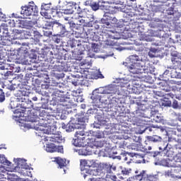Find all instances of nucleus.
I'll list each match as a JSON object with an SVG mask.
<instances>
[{
	"instance_id": "obj_20",
	"label": "nucleus",
	"mask_w": 181,
	"mask_h": 181,
	"mask_svg": "<svg viewBox=\"0 0 181 181\" xmlns=\"http://www.w3.org/2000/svg\"><path fill=\"white\" fill-rule=\"evenodd\" d=\"M154 165H160V166H165L167 168H173V163L172 160L169 159H163L161 160L156 161L154 163Z\"/></svg>"
},
{
	"instance_id": "obj_24",
	"label": "nucleus",
	"mask_w": 181,
	"mask_h": 181,
	"mask_svg": "<svg viewBox=\"0 0 181 181\" xmlns=\"http://www.w3.org/2000/svg\"><path fill=\"white\" fill-rule=\"evenodd\" d=\"M52 30L53 29L52 28V27L48 25V21H47L45 25L42 27V32L44 33V36H47V37L52 36Z\"/></svg>"
},
{
	"instance_id": "obj_19",
	"label": "nucleus",
	"mask_w": 181,
	"mask_h": 181,
	"mask_svg": "<svg viewBox=\"0 0 181 181\" xmlns=\"http://www.w3.org/2000/svg\"><path fill=\"white\" fill-rule=\"evenodd\" d=\"M103 125H107V120L100 116H98L96 117V121L93 123V128H101Z\"/></svg>"
},
{
	"instance_id": "obj_53",
	"label": "nucleus",
	"mask_w": 181,
	"mask_h": 181,
	"mask_svg": "<svg viewBox=\"0 0 181 181\" xmlns=\"http://www.w3.org/2000/svg\"><path fill=\"white\" fill-rule=\"evenodd\" d=\"M34 39L35 42H40V37H42V35L38 31H34Z\"/></svg>"
},
{
	"instance_id": "obj_2",
	"label": "nucleus",
	"mask_w": 181,
	"mask_h": 181,
	"mask_svg": "<svg viewBox=\"0 0 181 181\" xmlns=\"http://www.w3.org/2000/svg\"><path fill=\"white\" fill-rule=\"evenodd\" d=\"M94 111L95 110L90 109L87 111L84 117L72 120L67 124L62 123V128L65 129L66 132H72L74 129H83L86 128V122H88V114H94Z\"/></svg>"
},
{
	"instance_id": "obj_23",
	"label": "nucleus",
	"mask_w": 181,
	"mask_h": 181,
	"mask_svg": "<svg viewBox=\"0 0 181 181\" xmlns=\"http://www.w3.org/2000/svg\"><path fill=\"white\" fill-rule=\"evenodd\" d=\"M11 28L6 24H1L0 26V33H3V36L5 37H9Z\"/></svg>"
},
{
	"instance_id": "obj_52",
	"label": "nucleus",
	"mask_w": 181,
	"mask_h": 181,
	"mask_svg": "<svg viewBox=\"0 0 181 181\" xmlns=\"http://www.w3.org/2000/svg\"><path fill=\"white\" fill-rule=\"evenodd\" d=\"M94 135L96 138L101 139V138H104V132L103 131L98 130L94 132Z\"/></svg>"
},
{
	"instance_id": "obj_62",
	"label": "nucleus",
	"mask_w": 181,
	"mask_h": 181,
	"mask_svg": "<svg viewBox=\"0 0 181 181\" xmlns=\"http://www.w3.org/2000/svg\"><path fill=\"white\" fill-rule=\"evenodd\" d=\"M0 70H2L4 71V70H8V65H6V64L0 62Z\"/></svg>"
},
{
	"instance_id": "obj_25",
	"label": "nucleus",
	"mask_w": 181,
	"mask_h": 181,
	"mask_svg": "<svg viewBox=\"0 0 181 181\" xmlns=\"http://www.w3.org/2000/svg\"><path fill=\"white\" fill-rule=\"evenodd\" d=\"M48 22V26L53 29L54 30H57V32L59 31V29L62 27V23H59L57 21H47Z\"/></svg>"
},
{
	"instance_id": "obj_31",
	"label": "nucleus",
	"mask_w": 181,
	"mask_h": 181,
	"mask_svg": "<svg viewBox=\"0 0 181 181\" xmlns=\"http://www.w3.org/2000/svg\"><path fill=\"white\" fill-rule=\"evenodd\" d=\"M159 86H160V88L163 91H165V93H169L172 90V88L169 86V84H168L165 81L160 82Z\"/></svg>"
},
{
	"instance_id": "obj_33",
	"label": "nucleus",
	"mask_w": 181,
	"mask_h": 181,
	"mask_svg": "<svg viewBox=\"0 0 181 181\" xmlns=\"http://www.w3.org/2000/svg\"><path fill=\"white\" fill-rule=\"evenodd\" d=\"M101 4H103V2H100L97 0L93 1V2L92 3V5H90V8L95 11H98L100 9V6L103 5Z\"/></svg>"
},
{
	"instance_id": "obj_58",
	"label": "nucleus",
	"mask_w": 181,
	"mask_h": 181,
	"mask_svg": "<svg viewBox=\"0 0 181 181\" xmlns=\"http://www.w3.org/2000/svg\"><path fill=\"white\" fill-rule=\"evenodd\" d=\"M40 15L46 18V19H49V12L47 10H42L40 11Z\"/></svg>"
},
{
	"instance_id": "obj_30",
	"label": "nucleus",
	"mask_w": 181,
	"mask_h": 181,
	"mask_svg": "<svg viewBox=\"0 0 181 181\" xmlns=\"http://www.w3.org/2000/svg\"><path fill=\"white\" fill-rule=\"evenodd\" d=\"M21 103L16 100L15 98H12L11 100L9 107L11 110H15V108H21Z\"/></svg>"
},
{
	"instance_id": "obj_8",
	"label": "nucleus",
	"mask_w": 181,
	"mask_h": 181,
	"mask_svg": "<svg viewBox=\"0 0 181 181\" xmlns=\"http://www.w3.org/2000/svg\"><path fill=\"white\" fill-rule=\"evenodd\" d=\"M8 25L9 28H21V29H30L32 28L28 21H21L18 18L10 19Z\"/></svg>"
},
{
	"instance_id": "obj_57",
	"label": "nucleus",
	"mask_w": 181,
	"mask_h": 181,
	"mask_svg": "<svg viewBox=\"0 0 181 181\" xmlns=\"http://www.w3.org/2000/svg\"><path fill=\"white\" fill-rule=\"evenodd\" d=\"M95 91H97L98 94H105V86L96 88Z\"/></svg>"
},
{
	"instance_id": "obj_12",
	"label": "nucleus",
	"mask_w": 181,
	"mask_h": 181,
	"mask_svg": "<svg viewBox=\"0 0 181 181\" xmlns=\"http://www.w3.org/2000/svg\"><path fill=\"white\" fill-rule=\"evenodd\" d=\"M74 152H76L78 155H81L82 156H87L88 155H93V147L88 146H81L80 148H76L74 149Z\"/></svg>"
},
{
	"instance_id": "obj_14",
	"label": "nucleus",
	"mask_w": 181,
	"mask_h": 181,
	"mask_svg": "<svg viewBox=\"0 0 181 181\" xmlns=\"http://www.w3.org/2000/svg\"><path fill=\"white\" fill-rule=\"evenodd\" d=\"M107 100V103H103L105 106H103V108H107V111H110L111 108H114V107H117L118 105V103H119V99L112 97L106 98Z\"/></svg>"
},
{
	"instance_id": "obj_22",
	"label": "nucleus",
	"mask_w": 181,
	"mask_h": 181,
	"mask_svg": "<svg viewBox=\"0 0 181 181\" xmlns=\"http://www.w3.org/2000/svg\"><path fill=\"white\" fill-rule=\"evenodd\" d=\"M20 108L30 110V108H33V103L29 99H25L22 103H20Z\"/></svg>"
},
{
	"instance_id": "obj_49",
	"label": "nucleus",
	"mask_w": 181,
	"mask_h": 181,
	"mask_svg": "<svg viewBox=\"0 0 181 181\" xmlns=\"http://www.w3.org/2000/svg\"><path fill=\"white\" fill-rule=\"evenodd\" d=\"M52 9V3H48V4H42L41 5V10L43 11H49Z\"/></svg>"
},
{
	"instance_id": "obj_4",
	"label": "nucleus",
	"mask_w": 181,
	"mask_h": 181,
	"mask_svg": "<svg viewBox=\"0 0 181 181\" xmlns=\"http://www.w3.org/2000/svg\"><path fill=\"white\" fill-rule=\"evenodd\" d=\"M91 135V133L88 132H86L84 130L77 131L75 134V138L74 139L73 144L74 146H78V148H81V146H84L86 143L84 142V139L88 138V136Z\"/></svg>"
},
{
	"instance_id": "obj_16",
	"label": "nucleus",
	"mask_w": 181,
	"mask_h": 181,
	"mask_svg": "<svg viewBox=\"0 0 181 181\" xmlns=\"http://www.w3.org/2000/svg\"><path fill=\"white\" fill-rule=\"evenodd\" d=\"M100 93H97V90H93L92 93V95L90 97L91 100H93V103H101L102 104H107V99L103 95H100Z\"/></svg>"
},
{
	"instance_id": "obj_51",
	"label": "nucleus",
	"mask_w": 181,
	"mask_h": 181,
	"mask_svg": "<svg viewBox=\"0 0 181 181\" xmlns=\"http://www.w3.org/2000/svg\"><path fill=\"white\" fill-rule=\"evenodd\" d=\"M172 102L169 100V99H165L161 101L160 105L161 107H170Z\"/></svg>"
},
{
	"instance_id": "obj_61",
	"label": "nucleus",
	"mask_w": 181,
	"mask_h": 181,
	"mask_svg": "<svg viewBox=\"0 0 181 181\" xmlns=\"http://www.w3.org/2000/svg\"><path fill=\"white\" fill-rule=\"evenodd\" d=\"M175 98V95L172 93H165L164 95L165 100H169L170 98Z\"/></svg>"
},
{
	"instance_id": "obj_40",
	"label": "nucleus",
	"mask_w": 181,
	"mask_h": 181,
	"mask_svg": "<svg viewBox=\"0 0 181 181\" xmlns=\"http://www.w3.org/2000/svg\"><path fill=\"white\" fill-rule=\"evenodd\" d=\"M171 78H181L180 73H178L175 69H173L170 71Z\"/></svg>"
},
{
	"instance_id": "obj_35",
	"label": "nucleus",
	"mask_w": 181,
	"mask_h": 181,
	"mask_svg": "<svg viewBox=\"0 0 181 181\" xmlns=\"http://www.w3.org/2000/svg\"><path fill=\"white\" fill-rule=\"evenodd\" d=\"M21 33H22L21 30H18L16 28L10 29L8 37H13L14 36H17V35H21Z\"/></svg>"
},
{
	"instance_id": "obj_32",
	"label": "nucleus",
	"mask_w": 181,
	"mask_h": 181,
	"mask_svg": "<svg viewBox=\"0 0 181 181\" xmlns=\"http://www.w3.org/2000/svg\"><path fill=\"white\" fill-rule=\"evenodd\" d=\"M50 14L53 18L60 17L62 15V12H60V11H59V9H57V8L56 7H51Z\"/></svg>"
},
{
	"instance_id": "obj_11",
	"label": "nucleus",
	"mask_w": 181,
	"mask_h": 181,
	"mask_svg": "<svg viewBox=\"0 0 181 181\" xmlns=\"http://www.w3.org/2000/svg\"><path fill=\"white\" fill-rule=\"evenodd\" d=\"M69 78L71 80V83H72V84L75 86H83V84H85L84 75H83V74L71 75L69 77Z\"/></svg>"
},
{
	"instance_id": "obj_64",
	"label": "nucleus",
	"mask_w": 181,
	"mask_h": 181,
	"mask_svg": "<svg viewBox=\"0 0 181 181\" xmlns=\"http://www.w3.org/2000/svg\"><path fill=\"white\" fill-rule=\"evenodd\" d=\"M146 181H158L156 176L148 175Z\"/></svg>"
},
{
	"instance_id": "obj_28",
	"label": "nucleus",
	"mask_w": 181,
	"mask_h": 181,
	"mask_svg": "<svg viewBox=\"0 0 181 181\" xmlns=\"http://www.w3.org/2000/svg\"><path fill=\"white\" fill-rule=\"evenodd\" d=\"M26 92H23L22 90H19L17 93V98L15 99L20 103L22 104V103L26 100Z\"/></svg>"
},
{
	"instance_id": "obj_41",
	"label": "nucleus",
	"mask_w": 181,
	"mask_h": 181,
	"mask_svg": "<svg viewBox=\"0 0 181 181\" xmlns=\"http://www.w3.org/2000/svg\"><path fill=\"white\" fill-rule=\"evenodd\" d=\"M131 172H132L131 168H121V173L122 176H129Z\"/></svg>"
},
{
	"instance_id": "obj_6",
	"label": "nucleus",
	"mask_w": 181,
	"mask_h": 181,
	"mask_svg": "<svg viewBox=\"0 0 181 181\" xmlns=\"http://www.w3.org/2000/svg\"><path fill=\"white\" fill-rule=\"evenodd\" d=\"M159 151H146L153 158H156L158 155H163V156H169L170 155V145L168 143H163V146H159Z\"/></svg>"
},
{
	"instance_id": "obj_44",
	"label": "nucleus",
	"mask_w": 181,
	"mask_h": 181,
	"mask_svg": "<svg viewBox=\"0 0 181 181\" xmlns=\"http://www.w3.org/2000/svg\"><path fill=\"white\" fill-rule=\"evenodd\" d=\"M66 25H69L71 30H73L74 32V30H78V25L76 24L73 21L68 22V23H66Z\"/></svg>"
},
{
	"instance_id": "obj_5",
	"label": "nucleus",
	"mask_w": 181,
	"mask_h": 181,
	"mask_svg": "<svg viewBox=\"0 0 181 181\" xmlns=\"http://www.w3.org/2000/svg\"><path fill=\"white\" fill-rule=\"evenodd\" d=\"M38 12V8L33 1L29 2L28 5L21 6V13L23 15V18L27 16H35Z\"/></svg>"
},
{
	"instance_id": "obj_21",
	"label": "nucleus",
	"mask_w": 181,
	"mask_h": 181,
	"mask_svg": "<svg viewBox=\"0 0 181 181\" xmlns=\"http://www.w3.org/2000/svg\"><path fill=\"white\" fill-rule=\"evenodd\" d=\"M173 168H179L181 170V155H177L174 157L173 160H171Z\"/></svg>"
},
{
	"instance_id": "obj_54",
	"label": "nucleus",
	"mask_w": 181,
	"mask_h": 181,
	"mask_svg": "<svg viewBox=\"0 0 181 181\" xmlns=\"http://www.w3.org/2000/svg\"><path fill=\"white\" fill-rule=\"evenodd\" d=\"M105 37H106V41L107 42H110V40H111V39H115V37L112 35H111V31H109V33H107L106 34H105Z\"/></svg>"
},
{
	"instance_id": "obj_18",
	"label": "nucleus",
	"mask_w": 181,
	"mask_h": 181,
	"mask_svg": "<svg viewBox=\"0 0 181 181\" xmlns=\"http://www.w3.org/2000/svg\"><path fill=\"white\" fill-rule=\"evenodd\" d=\"M14 162L19 169H29V165L26 163V160L23 158L14 159Z\"/></svg>"
},
{
	"instance_id": "obj_56",
	"label": "nucleus",
	"mask_w": 181,
	"mask_h": 181,
	"mask_svg": "<svg viewBox=\"0 0 181 181\" xmlns=\"http://www.w3.org/2000/svg\"><path fill=\"white\" fill-rule=\"evenodd\" d=\"M61 69L62 71H70V66L67 64H62Z\"/></svg>"
},
{
	"instance_id": "obj_9",
	"label": "nucleus",
	"mask_w": 181,
	"mask_h": 181,
	"mask_svg": "<svg viewBox=\"0 0 181 181\" xmlns=\"http://www.w3.org/2000/svg\"><path fill=\"white\" fill-rule=\"evenodd\" d=\"M135 175L129 177L127 181H146L148 180V173H146V170H136Z\"/></svg>"
},
{
	"instance_id": "obj_15",
	"label": "nucleus",
	"mask_w": 181,
	"mask_h": 181,
	"mask_svg": "<svg viewBox=\"0 0 181 181\" xmlns=\"http://www.w3.org/2000/svg\"><path fill=\"white\" fill-rule=\"evenodd\" d=\"M45 151L47 152H50L51 153H52L53 152H58L59 153H63L64 152L62 146H57L54 145V144L53 143L47 144Z\"/></svg>"
},
{
	"instance_id": "obj_50",
	"label": "nucleus",
	"mask_w": 181,
	"mask_h": 181,
	"mask_svg": "<svg viewBox=\"0 0 181 181\" xmlns=\"http://www.w3.org/2000/svg\"><path fill=\"white\" fill-rule=\"evenodd\" d=\"M58 32H59L60 35H62V36H64V35H67V30L66 29V25L62 24L60 28L58 30Z\"/></svg>"
},
{
	"instance_id": "obj_55",
	"label": "nucleus",
	"mask_w": 181,
	"mask_h": 181,
	"mask_svg": "<svg viewBox=\"0 0 181 181\" xmlns=\"http://www.w3.org/2000/svg\"><path fill=\"white\" fill-rule=\"evenodd\" d=\"M77 10V13H78V15L79 16V15H84V13H86V9H83V10H81V8L80 7V6L77 5L76 4V8Z\"/></svg>"
},
{
	"instance_id": "obj_42",
	"label": "nucleus",
	"mask_w": 181,
	"mask_h": 181,
	"mask_svg": "<svg viewBox=\"0 0 181 181\" xmlns=\"http://www.w3.org/2000/svg\"><path fill=\"white\" fill-rule=\"evenodd\" d=\"M63 40V38L60 35H54L52 37V41L54 43H57V45H59V43H62Z\"/></svg>"
},
{
	"instance_id": "obj_43",
	"label": "nucleus",
	"mask_w": 181,
	"mask_h": 181,
	"mask_svg": "<svg viewBox=\"0 0 181 181\" xmlns=\"http://www.w3.org/2000/svg\"><path fill=\"white\" fill-rule=\"evenodd\" d=\"M148 105L145 104H140L138 106V110H136V114H140L141 111H146Z\"/></svg>"
},
{
	"instance_id": "obj_38",
	"label": "nucleus",
	"mask_w": 181,
	"mask_h": 181,
	"mask_svg": "<svg viewBox=\"0 0 181 181\" xmlns=\"http://www.w3.org/2000/svg\"><path fill=\"white\" fill-rule=\"evenodd\" d=\"M127 139L131 142L133 141V142H137L138 144H141V142H142V137L139 135L132 136V137H129Z\"/></svg>"
},
{
	"instance_id": "obj_45",
	"label": "nucleus",
	"mask_w": 181,
	"mask_h": 181,
	"mask_svg": "<svg viewBox=\"0 0 181 181\" xmlns=\"http://www.w3.org/2000/svg\"><path fill=\"white\" fill-rule=\"evenodd\" d=\"M0 74L2 76V78H4V80H6V78H8V77L9 76H12V72L11 71H8V69H6V70H4L3 71L0 72Z\"/></svg>"
},
{
	"instance_id": "obj_47",
	"label": "nucleus",
	"mask_w": 181,
	"mask_h": 181,
	"mask_svg": "<svg viewBox=\"0 0 181 181\" xmlns=\"http://www.w3.org/2000/svg\"><path fill=\"white\" fill-rule=\"evenodd\" d=\"M151 118H153L155 122H158V123L163 122V117L160 115H155L153 116H151Z\"/></svg>"
},
{
	"instance_id": "obj_3",
	"label": "nucleus",
	"mask_w": 181,
	"mask_h": 181,
	"mask_svg": "<svg viewBox=\"0 0 181 181\" xmlns=\"http://www.w3.org/2000/svg\"><path fill=\"white\" fill-rule=\"evenodd\" d=\"M138 56L132 55L129 57V62H126L125 66H127L129 71L132 74H139L142 73V69H139V66H138Z\"/></svg>"
},
{
	"instance_id": "obj_1",
	"label": "nucleus",
	"mask_w": 181,
	"mask_h": 181,
	"mask_svg": "<svg viewBox=\"0 0 181 181\" xmlns=\"http://www.w3.org/2000/svg\"><path fill=\"white\" fill-rule=\"evenodd\" d=\"M44 122L40 123V127H36L37 131L40 132V134H46L44 136L45 141L52 142L53 144H63L64 139L61 134H57L56 127L49 125L50 124V119H42Z\"/></svg>"
},
{
	"instance_id": "obj_13",
	"label": "nucleus",
	"mask_w": 181,
	"mask_h": 181,
	"mask_svg": "<svg viewBox=\"0 0 181 181\" xmlns=\"http://www.w3.org/2000/svg\"><path fill=\"white\" fill-rule=\"evenodd\" d=\"M136 29V33H138L140 40H145L146 42H152L153 40V37L144 33V28L142 26L139 25Z\"/></svg>"
},
{
	"instance_id": "obj_37",
	"label": "nucleus",
	"mask_w": 181,
	"mask_h": 181,
	"mask_svg": "<svg viewBox=\"0 0 181 181\" xmlns=\"http://www.w3.org/2000/svg\"><path fill=\"white\" fill-rule=\"evenodd\" d=\"M57 163L59 165L60 169L67 166V163H66V159L64 158H57Z\"/></svg>"
},
{
	"instance_id": "obj_39",
	"label": "nucleus",
	"mask_w": 181,
	"mask_h": 181,
	"mask_svg": "<svg viewBox=\"0 0 181 181\" xmlns=\"http://www.w3.org/2000/svg\"><path fill=\"white\" fill-rule=\"evenodd\" d=\"M110 153L109 154V158L112 159H117V160H121L122 159V156H114L118 153L117 151H113L112 150H109Z\"/></svg>"
},
{
	"instance_id": "obj_59",
	"label": "nucleus",
	"mask_w": 181,
	"mask_h": 181,
	"mask_svg": "<svg viewBox=\"0 0 181 181\" xmlns=\"http://www.w3.org/2000/svg\"><path fill=\"white\" fill-rule=\"evenodd\" d=\"M92 50L95 53H98L100 52V49L98 48V45L95 43L92 44Z\"/></svg>"
},
{
	"instance_id": "obj_46",
	"label": "nucleus",
	"mask_w": 181,
	"mask_h": 181,
	"mask_svg": "<svg viewBox=\"0 0 181 181\" xmlns=\"http://www.w3.org/2000/svg\"><path fill=\"white\" fill-rule=\"evenodd\" d=\"M86 36H85V37H86V39H94V36H95V33L93 32V30H88V31L86 33Z\"/></svg>"
},
{
	"instance_id": "obj_29",
	"label": "nucleus",
	"mask_w": 181,
	"mask_h": 181,
	"mask_svg": "<svg viewBox=\"0 0 181 181\" xmlns=\"http://www.w3.org/2000/svg\"><path fill=\"white\" fill-rule=\"evenodd\" d=\"M103 168L107 173H114V172L117 170V167L115 165H111L109 164H105Z\"/></svg>"
},
{
	"instance_id": "obj_63",
	"label": "nucleus",
	"mask_w": 181,
	"mask_h": 181,
	"mask_svg": "<svg viewBox=\"0 0 181 181\" xmlns=\"http://www.w3.org/2000/svg\"><path fill=\"white\" fill-rule=\"evenodd\" d=\"M127 90H129V93H135V87L131 85H126Z\"/></svg>"
},
{
	"instance_id": "obj_60",
	"label": "nucleus",
	"mask_w": 181,
	"mask_h": 181,
	"mask_svg": "<svg viewBox=\"0 0 181 181\" xmlns=\"http://www.w3.org/2000/svg\"><path fill=\"white\" fill-rule=\"evenodd\" d=\"M4 101H5V93L0 88V103H4Z\"/></svg>"
},
{
	"instance_id": "obj_48",
	"label": "nucleus",
	"mask_w": 181,
	"mask_h": 181,
	"mask_svg": "<svg viewBox=\"0 0 181 181\" xmlns=\"http://www.w3.org/2000/svg\"><path fill=\"white\" fill-rule=\"evenodd\" d=\"M28 119L30 122H37V121H39V117L35 115L30 114L28 116Z\"/></svg>"
},
{
	"instance_id": "obj_10",
	"label": "nucleus",
	"mask_w": 181,
	"mask_h": 181,
	"mask_svg": "<svg viewBox=\"0 0 181 181\" xmlns=\"http://www.w3.org/2000/svg\"><path fill=\"white\" fill-rule=\"evenodd\" d=\"M118 22L117 18L111 16V14L106 13L103 16V18L100 19V23H103L105 26H110L111 23L113 25Z\"/></svg>"
},
{
	"instance_id": "obj_27",
	"label": "nucleus",
	"mask_w": 181,
	"mask_h": 181,
	"mask_svg": "<svg viewBox=\"0 0 181 181\" xmlns=\"http://www.w3.org/2000/svg\"><path fill=\"white\" fill-rule=\"evenodd\" d=\"M0 45L1 46H11V45H13V42L8 37L3 36L0 40Z\"/></svg>"
},
{
	"instance_id": "obj_7",
	"label": "nucleus",
	"mask_w": 181,
	"mask_h": 181,
	"mask_svg": "<svg viewBox=\"0 0 181 181\" xmlns=\"http://www.w3.org/2000/svg\"><path fill=\"white\" fill-rule=\"evenodd\" d=\"M77 8V4L64 1L59 5V9L62 11L61 13L64 15H73L74 10Z\"/></svg>"
},
{
	"instance_id": "obj_36",
	"label": "nucleus",
	"mask_w": 181,
	"mask_h": 181,
	"mask_svg": "<svg viewBox=\"0 0 181 181\" xmlns=\"http://www.w3.org/2000/svg\"><path fill=\"white\" fill-rule=\"evenodd\" d=\"M0 163H2L3 165H6L7 166H11V163L6 158H5V155L0 154Z\"/></svg>"
},
{
	"instance_id": "obj_34",
	"label": "nucleus",
	"mask_w": 181,
	"mask_h": 181,
	"mask_svg": "<svg viewBox=\"0 0 181 181\" xmlns=\"http://www.w3.org/2000/svg\"><path fill=\"white\" fill-rule=\"evenodd\" d=\"M68 45L71 47V49H74V47H78L81 46V43L80 42L77 41V40H69L68 42Z\"/></svg>"
},
{
	"instance_id": "obj_26",
	"label": "nucleus",
	"mask_w": 181,
	"mask_h": 181,
	"mask_svg": "<svg viewBox=\"0 0 181 181\" xmlns=\"http://www.w3.org/2000/svg\"><path fill=\"white\" fill-rule=\"evenodd\" d=\"M146 139L148 142H153V144H158V142H162V137L158 135L147 136Z\"/></svg>"
},
{
	"instance_id": "obj_17",
	"label": "nucleus",
	"mask_w": 181,
	"mask_h": 181,
	"mask_svg": "<svg viewBox=\"0 0 181 181\" xmlns=\"http://www.w3.org/2000/svg\"><path fill=\"white\" fill-rule=\"evenodd\" d=\"M117 91L115 90V87L112 85L108 86H105V99L109 100L110 99V97H112L114 94H115Z\"/></svg>"
}]
</instances>
